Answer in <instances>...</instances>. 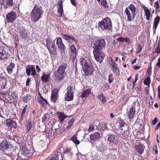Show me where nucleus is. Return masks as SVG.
I'll return each instance as SVG.
<instances>
[{"instance_id": "nucleus-29", "label": "nucleus", "mask_w": 160, "mask_h": 160, "mask_svg": "<svg viewBox=\"0 0 160 160\" xmlns=\"http://www.w3.org/2000/svg\"><path fill=\"white\" fill-rule=\"evenodd\" d=\"M125 12L126 15L127 16V19L128 21L129 22H131L132 21V13L131 14L129 10L128 9V8H126L125 10Z\"/></svg>"}, {"instance_id": "nucleus-48", "label": "nucleus", "mask_w": 160, "mask_h": 160, "mask_svg": "<svg viewBox=\"0 0 160 160\" xmlns=\"http://www.w3.org/2000/svg\"><path fill=\"white\" fill-rule=\"evenodd\" d=\"M149 64L150 65L148 67V69L147 70V72L149 74V76H150L152 74V67L151 65V62H150V63Z\"/></svg>"}, {"instance_id": "nucleus-54", "label": "nucleus", "mask_w": 160, "mask_h": 160, "mask_svg": "<svg viewBox=\"0 0 160 160\" xmlns=\"http://www.w3.org/2000/svg\"><path fill=\"white\" fill-rule=\"evenodd\" d=\"M108 80L109 83H110L112 82L113 80L112 74H111L108 76Z\"/></svg>"}, {"instance_id": "nucleus-32", "label": "nucleus", "mask_w": 160, "mask_h": 160, "mask_svg": "<svg viewBox=\"0 0 160 160\" xmlns=\"http://www.w3.org/2000/svg\"><path fill=\"white\" fill-rule=\"evenodd\" d=\"M15 67V64L13 62H11L10 64L7 67V69L8 73L11 74L12 72V69Z\"/></svg>"}, {"instance_id": "nucleus-56", "label": "nucleus", "mask_w": 160, "mask_h": 160, "mask_svg": "<svg viewBox=\"0 0 160 160\" xmlns=\"http://www.w3.org/2000/svg\"><path fill=\"white\" fill-rule=\"evenodd\" d=\"M26 72L28 76L30 75V66L28 65L26 67Z\"/></svg>"}, {"instance_id": "nucleus-61", "label": "nucleus", "mask_w": 160, "mask_h": 160, "mask_svg": "<svg viewBox=\"0 0 160 160\" xmlns=\"http://www.w3.org/2000/svg\"><path fill=\"white\" fill-rule=\"evenodd\" d=\"M158 121V119L157 118H154L153 120L151 122V123L152 125H155L156 124V122Z\"/></svg>"}, {"instance_id": "nucleus-5", "label": "nucleus", "mask_w": 160, "mask_h": 160, "mask_svg": "<svg viewBox=\"0 0 160 160\" xmlns=\"http://www.w3.org/2000/svg\"><path fill=\"white\" fill-rule=\"evenodd\" d=\"M105 39H98L94 42L93 48L94 50H101L105 48Z\"/></svg>"}, {"instance_id": "nucleus-7", "label": "nucleus", "mask_w": 160, "mask_h": 160, "mask_svg": "<svg viewBox=\"0 0 160 160\" xmlns=\"http://www.w3.org/2000/svg\"><path fill=\"white\" fill-rule=\"evenodd\" d=\"M93 53L95 59L97 62L100 63L103 62V60L105 56V54L101 50H93Z\"/></svg>"}, {"instance_id": "nucleus-49", "label": "nucleus", "mask_w": 160, "mask_h": 160, "mask_svg": "<svg viewBox=\"0 0 160 160\" xmlns=\"http://www.w3.org/2000/svg\"><path fill=\"white\" fill-rule=\"evenodd\" d=\"M155 53H157V54L160 53V44H158L157 46L155 48Z\"/></svg>"}, {"instance_id": "nucleus-9", "label": "nucleus", "mask_w": 160, "mask_h": 160, "mask_svg": "<svg viewBox=\"0 0 160 160\" xmlns=\"http://www.w3.org/2000/svg\"><path fill=\"white\" fill-rule=\"evenodd\" d=\"M6 48L0 46V59L4 60L8 58V52Z\"/></svg>"}, {"instance_id": "nucleus-57", "label": "nucleus", "mask_w": 160, "mask_h": 160, "mask_svg": "<svg viewBox=\"0 0 160 160\" xmlns=\"http://www.w3.org/2000/svg\"><path fill=\"white\" fill-rule=\"evenodd\" d=\"M31 71H32L31 74L32 75H36V72L34 68H33L32 66L31 67Z\"/></svg>"}, {"instance_id": "nucleus-47", "label": "nucleus", "mask_w": 160, "mask_h": 160, "mask_svg": "<svg viewBox=\"0 0 160 160\" xmlns=\"http://www.w3.org/2000/svg\"><path fill=\"white\" fill-rule=\"evenodd\" d=\"M49 114H48V113H46L45 114L42 118V122H45V121H46V120L49 118Z\"/></svg>"}, {"instance_id": "nucleus-38", "label": "nucleus", "mask_w": 160, "mask_h": 160, "mask_svg": "<svg viewBox=\"0 0 160 160\" xmlns=\"http://www.w3.org/2000/svg\"><path fill=\"white\" fill-rule=\"evenodd\" d=\"M71 140L72 141L75 145H79L80 142L79 140L77 139V134H75L74 136L71 137Z\"/></svg>"}, {"instance_id": "nucleus-16", "label": "nucleus", "mask_w": 160, "mask_h": 160, "mask_svg": "<svg viewBox=\"0 0 160 160\" xmlns=\"http://www.w3.org/2000/svg\"><path fill=\"white\" fill-rule=\"evenodd\" d=\"M58 95V89L55 88L53 89L51 95V101L54 103H55L57 100Z\"/></svg>"}, {"instance_id": "nucleus-28", "label": "nucleus", "mask_w": 160, "mask_h": 160, "mask_svg": "<svg viewBox=\"0 0 160 160\" xmlns=\"http://www.w3.org/2000/svg\"><path fill=\"white\" fill-rule=\"evenodd\" d=\"M50 77V74H43L41 78L42 82L43 83H47L48 82L49 80Z\"/></svg>"}, {"instance_id": "nucleus-36", "label": "nucleus", "mask_w": 160, "mask_h": 160, "mask_svg": "<svg viewBox=\"0 0 160 160\" xmlns=\"http://www.w3.org/2000/svg\"><path fill=\"white\" fill-rule=\"evenodd\" d=\"M147 103L149 106H152L154 100L153 99L152 96L151 95L150 97H148L146 98Z\"/></svg>"}, {"instance_id": "nucleus-45", "label": "nucleus", "mask_w": 160, "mask_h": 160, "mask_svg": "<svg viewBox=\"0 0 160 160\" xmlns=\"http://www.w3.org/2000/svg\"><path fill=\"white\" fill-rule=\"evenodd\" d=\"M26 127L27 128L26 133H28L30 130V121H29V119L26 122Z\"/></svg>"}, {"instance_id": "nucleus-23", "label": "nucleus", "mask_w": 160, "mask_h": 160, "mask_svg": "<svg viewBox=\"0 0 160 160\" xmlns=\"http://www.w3.org/2000/svg\"><path fill=\"white\" fill-rule=\"evenodd\" d=\"M120 133L119 135L122 138L124 139H127L128 138L129 132L128 130H123V129H121Z\"/></svg>"}, {"instance_id": "nucleus-40", "label": "nucleus", "mask_w": 160, "mask_h": 160, "mask_svg": "<svg viewBox=\"0 0 160 160\" xmlns=\"http://www.w3.org/2000/svg\"><path fill=\"white\" fill-rule=\"evenodd\" d=\"M27 33L24 29H22L20 31V36L21 37L24 38L26 37L27 35Z\"/></svg>"}, {"instance_id": "nucleus-6", "label": "nucleus", "mask_w": 160, "mask_h": 160, "mask_svg": "<svg viewBox=\"0 0 160 160\" xmlns=\"http://www.w3.org/2000/svg\"><path fill=\"white\" fill-rule=\"evenodd\" d=\"M46 41L47 47L50 54L55 55L57 52L55 42H52L49 39H46Z\"/></svg>"}, {"instance_id": "nucleus-41", "label": "nucleus", "mask_w": 160, "mask_h": 160, "mask_svg": "<svg viewBox=\"0 0 160 160\" xmlns=\"http://www.w3.org/2000/svg\"><path fill=\"white\" fill-rule=\"evenodd\" d=\"M108 3L106 0H101L99 5H102L105 8H108L109 7L107 6Z\"/></svg>"}, {"instance_id": "nucleus-1", "label": "nucleus", "mask_w": 160, "mask_h": 160, "mask_svg": "<svg viewBox=\"0 0 160 160\" xmlns=\"http://www.w3.org/2000/svg\"><path fill=\"white\" fill-rule=\"evenodd\" d=\"M80 62L82 66L85 75H92L93 72L94 71V68L89 58L87 57L81 58Z\"/></svg>"}, {"instance_id": "nucleus-37", "label": "nucleus", "mask_w": 160, "mask_h": 160, "mask_svg": "<svg viewBox=\"0 0 160 160\" xmlns=\"http://www.w3.org/2000/svg\"><path fill=\"white\" fill-rule=\"evenodd\" d=\"M63 153L68 154V156L69 158H72L73 153L72 152L71 149L69 148H66L64 150Z\"/></svg>"}, {"instance_id": "nucleus-30", "label": "nucleus", "mask_w": 160, "mask_h": 160, "mask_svg": "<svg viewBox=\"0 0 160 160\" xmlns=\"http://www.w3.org/2000/svg\"><path fill=\"white\" fill-rule=\"evenodd\" d=\"M38 102L42 107L44 106L45 104H48L47 100L45 99V98H43L41 95H40V98L38 100Z\"/></svg>"}, {"instance_id": "nucleus-55", "label": "nucleus", "mask_w": 160, "mask_h": 160, "mask_svg": "<svg viewBox=\"0 0 160 160\" xmlns=\"http://www.w3.org/2000/svg\"><path fill=\"white\" fill-rule=\"evenodd\" d=\"M95 127L92 124L89 125V128L88 129V131L90 132L92 131L94 129Z\"/></svg>"}, {"instance_id": "nucleus-59", "label": "nucleus", "mask_w": 160, "mask_h": 160, "mask_svg": "<svg viewBox=\"0 0 160 160\" xmlns=\"http://www.w3.org/2000/svg\"><path fill=\"white\" fill-rule=\"evenodd\" d=\"M145 12L146 16L150 15V10L148 8H147V9L145 10Z\"/></svg>"}, {"instance_id": "nucleus-15", "label": "nucleus", "mask_w": 160, "mask_h": 160, "mask_svg": "<svg viewBox=\"0 0 160 160\" xmlns=\"http://www.w3.org/2000/svg\"><path fill=\"white\" fill-rule=\"evenodd\" d=\"M110 65L112 66V71L115 74H117L120 72L119 69L117 64L112 59L110 60Z\"/></svg>"}, {"instance_id": "nucleus-10", "label": "nucleus", "mask_w": 160, "mask_h": 160, "mask_svg": "<svg viewBox=\"0 0 160 160\" xmlns=\"http://www.w3.org/2000/svg\"><path fill=\"white\" fill-rule=\"evenodd\" d=\"M22 151H21V157L22 159H27L30 157V151L28 150L26 146H24L22 148Z\"/></svg>"}, {"instance_id": "nucleus-64", "label": "nucleus", "mask_w": 160, "mask_h": 160, "mask_svg": "<svg viewBox=\"0 0 160 160\" xmlns=\"http://www.w3.org/2000/svg\"><path fill=\"white\" fill-rule=\"evenodd\" d=\"M156 66L158 68H160V58L158 60L156 63Z\"/></svg>"}, {"instance_id": "nucleus-31", "label": "nucleus", "mask_w": 160, "mask_h": 160, "mask_svg": "<svg viewBox=\"0 0 160 160\" xmlns=\"http://www.w3.org/2000/svg\"><path fill=\"white\" fill-rule=\"evenodd\" d=\"M97 98L100 99V100L102 102V104H105L107 102L106 98L103 93L98 95Z\"/></svg>"}, {"instance_id": "nucleus-4", "label": "nucleus", "mask_w": 160, "mask_h": 160, "mask_svg": "<svg viewBox=\"0 0 160 160\" xmlns=\"http://www.w3.org/2000/svg\"><path fill=\"white\" fill-rule=\"evenodd\" d=\"M98 26L102 30H110L112 27L111 20L108 18L103 19L98 22Z\"/></svg>"}, {"instance_id": "nucleus-26", "label": "nucleus", "mask_w": 160, "mask_h": 160, "mask_svg": "<svg viewBox=\"0 0 160 160\" xmlns=\"http://www.w3.org/2000/svg\"><path fill=\"white\" fill-rule=\"evenodd\" d=\"M18 98V96L17 93L14 92L12 93L11 96L10 97V102L13 103L15 102H17Z\"/></svg>"}, {"instance_id": "nucleus-44", "label": "nucleus", "mask_w": 160, "mask_h": 160, "mask_svg": "<svg viewBox=\"0 0 160 160\" xmlns=\"http://www.w3.org/2000/svg\"><path fill=\"white\" fill-rule=\"evenodd\" d=\"M58 13L59 14V17H61L62 16L63 14V8H58L57 10Z\"/></svg>"}, {"instance_id": "nucleus-27", "label": "nucleus", "mask_w": 160, "mask_h": 160, "mask_svg": "<svg viewBox=\"0 0 160 160\" xmlns=\"http://www.w3.org/2000/svg\"><path fill=\"white\" fill-rule=\"evenodd\" d=\"M135 148L137 152L140 154H142L144 151V148L141 144L135 146Z\"/></svg>"}, {"instance_id": "nucleus-60", "label": "nucleus", "mask_w": 160, "mask_h": 160, "mask_svg": "<svg viewBox=\"0 0 160 160\" xmlns=\"http://www.w3.org/2000/svg\"><path fill=\"white\" fill-rule=\"evenodd\" d=\"M67 92L71 94H73L74 91H73L72 87L71 86H69V89L68 90Z\"/></svg>"}, {"instance_id": "nucleus-42", "label": "nucleus", "mask_w": 160, "mask_h": 160, "mask_svg": "<svg viewBox=\"0 0 160 160\" xmlns=\"http://www.w3.org/2000/svg\"><path fill=\"white\" fill-rule=\"evenodd\" d=\"M75 118L74 117H73L71 118V120L68 122V124L66 127V128L68 129L72 126V125L74 124V122H75Z\"/></svg>"}, {"instance_id": "nucleus-34", "label": "nucleus", "mask_w": 160, "mask_h": 160, "mask_svg": "<svg viewBox=\"0 0 160 160\" xmlns=\"http://www.w3.org/2000/svg\"><path fill=\"white\" fill-rule=\"evenodd\" d=\"M62 37L63 38H64L66 40H72L73 41L75 42H77V40L75 38H74V37L71 36H70L68 35H66V34H62Z\"/></svg>"}, {"instance_id": "nucleus-22", "label": "nucleus", "mask_w": 160, "mask_h": 160, "mask_svg": "<svg viewBox=\"0 0 160 160\" xmlns=\"http://www.w3.org/2000/svg\"><path fill=\"white\" fill-rule=\"evenodd\" d=\"M131 10L132 15V19L135 18V16L136 14V8L134 4H130L128 7V9Z\"/></svg>"}, {"instance_id": "nucleus-13", "label": "nucleus", "mask_w": 160, "mask_h": 160, "mask_svg": "<svg viewBox=\"0 0 160 160\" xmlns=\"http://www.w3.org/2000/svg\"><path fill=\"white\" fill-rule=\"evenodd\" d=\"M8 23L13 22L16 18V14L14 11H12L6 15Z\"/></svg>"}, {"instance_id": "nucleus-62", "label": "nucleus", "mask_w": 160, "mask_h": 160, "mask_svg": "<svg viewBox=\"0 0 160 160\" xmlns=\"http://www.w3.org/2000/svg\"><path fill=\"white\" fill-rule=\"evenodd\" d=\"M145 92L146 93H147L148 95H149L150 94L149 93V86H148V87H146V88L145 89Z\"/></svg>"}, {"instance_id": "nucleus-8", "label": "nucleus", "mask_w": 160, "mask_h": 160, "mask_svg": "<svg viewBox=\"0 0 160 160\" xmlns=\"http://www.w3.org/2000/svg\"><path fill=\"white\" fill-rule=\"evenodd\" d=\"M13 148V146L10 143H8L6 140H4L0 143V150L3 152L11 150Z\"/></svg>"}, {"instance_id": "nucleus-20", "label": "nucleus", "mask_w": 160, "mask_h": 160, "mask_svg": "<svg viewBox=\"0 0 160 160\" xmlns=\"http://www.w3.org/2000/svg\"><path fill=\"white\" fill-rule=\"evenodd\" d=\"M108 139L109 141L112 142L115 144H117L118 143V137L112 135H110L109 136Z\"/></svg>"}, {"instance_id": "nucleus-3", "label": "nucleus", "mask_w": 160, "mask_h": 160, "mask_svg": "<svg viewBox=\"0 0 160 160\" xmlns=\"http://www.w3.org/2000/svg\"><path fill=\"white\" fill-rule=\"evenodd\" d=\"M42 8L39 7L37 5H35L32 11V22H35L38 21L40 18L41 16L43 13V11L42 10Z\"/></svg>"}, {"instance_id": "nucleus-11", "label": "nucleus", "mask_w": 160, "mask_h": 160, "mask_svg": "<svg viewBox=\"0 0 160 160\" xmlns=\"http://www.w3.org/2000/svg\"><path fill=\"white\" fill-rule=\"evenodd\" d=\"M56 44L58 46V47L60 49L61 53H64L65 47L63 45L61 37H58L57 38Z\"/></svg>"}, {"instance_id": "nucleus-53", "label": "nucleus", "mask_w": 160, "mask_h": 160, "mask_svg": "<svg viewBox=\"0 0 160 160\" xmlns=\"http://www.w3.org/2000/svg\"><path fill=\"white\" fill-rule=\"evenodd\" d=\"M119 127L121 128L123 127L125 124H127L125 122L123 121L122 120V119L120 120V121L119 122Z\"/></svg>"}, {"instance_id": "nucleus-18", "label": "nucleus", "mask_w": 160, "mask_h": 160, "mask_svg": "<svg viewBox=\"0 0 160 160\" xmlns=\"http://www.w3.org/2000/svg\"><path fill=\"white\" fill-rule=\"evenodd\" d=\"M100 137V134L99 132H94L90 135V139L92 141H96L98 140Z\"/></svg>"}, {"instance_id": "nucleus-19", "label": "nucleus", "mask_w": 160, "mask_h": 160, "mask_svg": "<svg viewBox=\"0 0 160 160\" xmlns=\"http://www.w3.org/2000/svg\"><path fill=\"white\" fill-rule=\"evenodd\" d=\"M7 123L6 125L9 128H16L17 127V124L16 122L13 120L9 119H7L6 120Z\"/></svg>"}, {"instance_id": "nucleus-24", "label": "nucleus", "mask_w": 160, "mask_h": 160, "mask_svg": "<svg viewBox=\"0 0 160 160\" xmlns=\"http://www.w3.org/2000/svg\"><path fill=\"white\" fill-rule=\"evenodd\" d=\"M1 3L3 4L6 8H7L8 7L12 6L13 5L12 0H3L2 2Z\"/></svg>"}, {"instance_id": "nucleus-17", "label": "nucleus", "mask_w": 160, "mask_h": 160, "mask_svg": "<svg viewBox=\"0 0 160 160\" xmlns=\"http://www.w3.org/2000/svg\"><path fill=\"white\" fill-rule=\"evenodd\" d=\"M56 113L58 115V121L61 123H62L65 119L68 117V116L65 114L64 113L62 112L58 111Z\"/></svg>"}, {"instance_id": "nucleus-43", "label": "nucleus", "mask_w": 160, "mask_h": 160, "mask_svg": "<svg viewBox=\"0 0 160 160\" xmlns=\"http://www.w3.org/2000/svg\"><path fill=\"white\" fill-rule=\"evenodd\" d=\"M150 82V78L149 76H148L144 80V83L146 85H147V86H149Z\"/></svg>"}, {"instance_id": "nucleus-35", "label": "nucleus", "mask_w": 160, "mask_h": 160, "mask_svg": "<svg viewBox=\"0 0 160 160\" xmlns=\"http://www.w3.org/2000/svg\"><path fill=\"white\" fill-rule=\"evenodd\" d=\"M116 40L117 41L120 42H128L130 41V39L127 37H120L117 38Z\"/></svg>"}, {"instance_id": "nucleus-25", "label": "nucleus", "mask_w": 160, "mask_h": 160, "mask_svg": "<svg viewBox=\"0 0 160 160\" xmlns=\"http://www.w3.org/2000/svg\"><path fill=\"white\" fill-rule=\"evenodd\" d=\"M91 90V88H88L83 91V92L80 96L81 98H87L89 96Z\"/></svg>"}, {"instance_id": "nucleus-58", "label": "nucleus", "mask_w": 160, "mask_h": 160, "mask_svg": "<svg viewBox=\"0 0 160 160\" xmlns=\"http://www.w3.org/2000/svg\"><path fill=\"white\" fill-rule=\"evenodd\" d=\"M27 107L28 106L27 105H25V107H24L21 114L22 117H23V115H24Z\"/></svg>"}, {"instance_id": "nucleus-52", "label": "nucleus", "mask_w": 160, "mask_h": 160, "mask_svg": "<svg viewBox=\"0 0 160 160\" xmlns=\"http://www.w3.org/2000/svg\"><path fill=\"white\" fill-rule=\"evenodd\" d=\"M155 6V9H156V13L157 12L158 10H159L160 8V6L158 3V1L154 3Z\"/></svg>"}, {"instance_id": "nucleus-33", "label": "nucleus", "mask_w": 160, "mask_h": 160, "mask_svg": "<svg viewBox=\"0 0 160 160\" xmlns=\"http://www.w3.org/2000/svg\"><path fill=\"white\" fill-rule=\"evenodd\" d=\"M160 20V18L159 16L156 17L154 19V26L153 27V29L155 31L157 27V26L158 25L159 22Z\"/></svg>"}, {"instance_id": "nucleus-21", "label": "nucleus", "mask_w": 160, "mask_h": 160, "mask_svg": "<svg viewBox=\"0 0 160 160\" xmlns=\"http://www.w3.org/2000/svg\"><path fill=\"white\" fill-rule=\"evenodd\" d=\"M7 80L4 77L0 76V89L5 88L6 85Z\"/></svg>"}, {"instance_id": "nucleus-63", "label": "nucleus", "mask_w": 160, "mask_h": 160, "mask_svg": "<svg viewBox=\"0 0 160 160\" xmlns=\"http://www.w3.org/2000/svg\"><path fill=\"white\" fill-rule=\"evenodd\" d=\"M77 0H70L71 3L74 6H77V3L76 1Z\"/></svg>"}, {"instance_id": "nucleus-39", "label": "nucleus", "mask_w": 160, "mask_h": 160, "mask_svg": "<svg viewBox=\"0 0 160 160\" xmlns=\"http://www.w3.org/2000/svg\"><path fill=\"white\" fill-rule=\"evenodd\" d=\"M66 94V97L65 98L66 100L71 101L73 100L74 97V94H70V93L68 92Z\"/></svg>"}, {"instance_id": "nucleus-46", "label": "nucleus", "mask_w": 160, "mask_h": 160, "mask_svg": "<svg viewBox=\"0 0 160 160\" xmlns=\"http://www.w3.org/2000/svg\"><path fill=\"white\" fill-rule=\"evenodd\" d=\"M142 46L140 45L139 44L137 45V50L136 51V53L137 54H138L139 53H141L142 52Z\"/></svg>"}, {"instance_id": "nucleus-2", "label": "nucleus", "mask_w": 160, "mask_h": 160, "mask_svg": "<svg viewBox=\"0 0 160 160\" xmlns=\"http://www.w3.org/2000/svg\"><path fill=\"white\" fill-rule=\"evenodd\" d=\"M67 64L66 63H63L62 65L55 72L54 75L55 78V81L59 82L63 79L65 70L67 67Z\"/></svg>"}, {"instance_id": "nucleus-50", "label": "nucleus", "mask_w": 160, "mask_h": 160, "mask_svg": "<svg viewBox=\"0 0 160 160\" xmlns=\"http://www.w3.org/2000/svg\"><path fill=\"white\" fill-rule=\"evenodd\" d=\"M63 0H60L58 2L57 6L58 7V8H63Z\"/></svg>"}, {"instance_id": "nucleus-12", "label": "nucleus", "mask_w": 160, "mask_h": 160, "mask_svg": "<svg viewBox=\"0 0 160 160\" xmlns=\"http://www.w3.org/2000/svg\"><path fill=\"white\" fill-rule=\"evenodd\" d=\"M70 50V59L73 62L77 57V50L75 46L73 45L71 46Z\"/></svg>"}, {"instance_id": "nucleus-14", "label": "nucleus", "mask_w": 160, "mask_h": 160, "mask_svg": "<svg viewBox=\"0 0 160 160\" xmlns=\"http://www.w3.org/2000/svg\"><path fill=\"white\" fill-rule=\"evenodd\" d=\"M136 112V108L134 106L130 108L128 111H127L126 113L129 119L131 120L134 118Z\"/></svg>"}, {"instance_id": "nucleus-51", "label": "nucleus", "mask_w": 160, "mask_h": 160, "mask_svg": "<svg viewBox=\"0 0 160 160\" xmlns=\"http://www.w3.org/2000/svg\"><path fill=\"white\" fill-rule=\"evenodd\" d=\"M152 150L155 152V153L157 154H158V150H157V145L156 144H154L152 148Z\"/></svg>"}]
</instances>
